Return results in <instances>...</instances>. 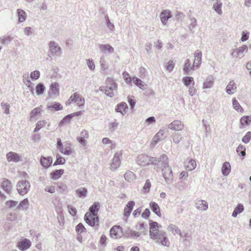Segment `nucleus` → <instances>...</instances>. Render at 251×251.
Returning <instances> with one entry per match:
<instances>
[{
	"label": "nucleus",
	"mask_w": 251,
	"mask_h": 251,
	"mask_svg": "<svg viewBox=\"0 0 251 251\" xmlns=\"http://www.w3.org/2000/svg\"><path fill=\"white\" fill-rule=\"evenodd\" d=\"M157 162L160 165L162 176L164 177L165 182L167 184L171 183L173 180V175L172 169L169 166V159L168 156L165 154L160 156Z\"/></svg>",
	"instance_id": "obj_1"
},
{
	"label": "nucleus",
	"mask_w": 251,
	"mask_h": 251,
	"mask_svg": "<svg viewBox=\"0 0 251 251\" xmlns=\"http://www.w3.org/2000/svg\"><path fill=\"white\" fill-rule=\"evenodd\" d=\"M100 204L95 202L90 207L89 212H87L84 216L85 222L90 226L98 227L99 225V218L97 216L99 210Z\"/></svg>",
	"instance_id": "obj_2"
},
{
	"label": "nucleus",
	"mask_w": 251,
	"mask_h": 251,
	"mask_svg": "<svg viewBox=\"0 0 251 251\" xmlns=\"http://www.w3.org/2000/svg\"><path fill=\"white\" fill-rule=\"evenodd\" d=\"M159 158L156 157H150L146 154H140L137 158V163L141 166H145L146 165L152 164L156 165Z\"/></svg>",
	"instance_id": "obj_3"
},
{
	"label": "nucleus",
	"mask_w": 251,
	"mask_h": 251,
	"mask_svg": "<svg viewBox=\"0 0 251 251\" xmlns=\"http://www.w3.org/2000/svg\"><path fill=\"white\" fill-rule=\"evenodd\" d=\"M75 103L79 108H83L85 103L84 98L77 92L71 96L68 100L66 102V105H70L71 103Z\"/></svg>",
	"instance_id": "obj_4"
},
{
	"label": "nucleus",
	"mask_w": 251,
	"mask_h": 251,
	"mask_svg": "<svg viewBox=\"0 0 251 251\" xmlns=\"http://www.w3.org/2000/svg\"><path fill=\"white\" fill-rule=\"evenodd\" d=\"M107 81H108L109 83H111L110 86H101L99 88V90L104 92L105 94L107 96L112 98L114 96V91L117 89V84L110 78H108Z\"/></svg>",
	"instance_id": "obj_5"
},
{
	"label": "nucleus",
	"mask_w": 251,
	"mask_h": 251,
	"mask_svg": "<svg viewBox=\"0 0 251 251\" xmlns=\"http://www.w3.org/2000/svg\"><path fill=\"white\" fill-rule=\"evenodd\" d=\"M49 54L50 57L60 56L62 54V50L58 44L54 41H50L49 43Z\"/></svg>",
	"instance_id": "obj_6"
},
{
	"label": "nucleus",
	"mask_w": 251,
	"mask_h": 251,
	"mask_svg": "<svg viewBox=\"0 0 251 251\" xmlns=\"http://www.w3.org/2000/svg\"><path fill=\"white\" fill-rule=\"evenodd\" d=\"M248 47L246 45L232 50L231 51V55L235 59H239L243 58L248 51Z\"/></svg>",
	"instance_id": "obj_7"
},
{
	"label": "nucleus",
	"mask_w": 251,
	"mask_h": 251,
	"mask_svg": "<svg viewBox=\"0 0 251 251\" xmlns=\"http://www.w3.org/2000/svg\"><path fill=\"white\" fill-rule=\"evenodd\" d=\"M30 185L26 180L19 181L17 184V188L19 193L21 195L26 194L29 190Z\"/></svg>",
	"instance_id": "obj_8"
},
{
	"label": "nucleus",
	"mask_w": 251,
	"mask_h": 251,
	"mask_svg": "<svg viewBox=\"0 0 251 251\" xmlns=\"http://www.w3.org/2000/svg\"><path fill=\"white\" fill-rule=\"evenodd\" d=\"M168 134V130L166 128H162L153 137L152 143L153 145H156L160 141L165 139Z\"/></svg>",
	"instance_id": "obj_9"
},
{
	"label": "nucleus",
	"mask_w": 251,
	"mask_h": 251,
	"mask_svg": "<svg viewBox=\"0 0 251 251\" xmlns=\"http://www.w3.org/2000/svg\"><path fill=\"white\" fill-rule=\"evenodd\" d=\"M121 158V153L117 152L114 153L110 167L112 171H115L120 167Z\"/></svg>",
	"instance_id": "obj_10"
},
{
	"label": "nucleus",
	"mask_w": 251,
	"mask_h": 251,
	"mask_svg": "<svg viewBox=\"0 0 251 251\" xmlns=\"http://www.w3.org/2000/svg\"><path fill=\"white\" fill-rule=\"evenodd\" d=\"M155 239H156L157 243L161 244L162 246H169L170 242L167 237L166 233L164 231H159V233L156 234V237Z\"/></svg>",
	"instance_id": "obj_11"
},
{
	"label": "nucleus",
	"mask_w": 251,
	"mask_h": 251,
	"mask_svg": "<svg viewBox=\"0 0 251 251\" xmlns=\"http://www.w3.org/2000/svg\"><path fill=\"white\" fill-rule=\"evenodd\" d=\"M150 236L151 238L155 239L156 237V234L159 233L158 231V224L156 222H152L150 224Z\"/></svg>",
	"instance_id": "obj_12"
},
{
	"label": "nucleus",
	"mask_w": 251,
	"mask_h": 251,
	"mask_svg": "<svg viewBox=\"0 0 251 251\" xmlns=\"http://www.w3.org/2000/svg\"><path fill=\"white\" fill-rule=\"evenodd\" d=\"M31 245V241L26 239L24 238L23 240L19 241L17 243V247L22 251H24L30 248Z\"/></svg>",
	"instance_id": "obj_13"
},
{
	"label": "nucleus",
	"mask_w": 251,
	"mask_h": 251,
	"mask_svg": "<svg viewBox=\"0 0 251 251\" xmlns=\"http://www.w3.org/2000/svg\"><path fill=\"white\" fill-rule=\"evenodd\" d=\"M122 228L120 226H114L110 230L111 237L114 239L121 237L120 233H122Z\"/></svg>",
	"instance_id": "obj_14"
},
{
	"label": "nucleus",
	"mask_w": 251,
	"mask_h": 251,
	"mask_svg": "<svg viewBox=\"0 0 251 251\" xmlns=\"http://www.w3.org/2000/svg\"><path fill=\"white\" fill-rule=\"evenodd\" d=\"M122 234L126 238L136 239L140 236V233L128 228L125 231L122 232Z\"/></svg>",
	"instance_id": "obj_15"
},
{
	"label": "nucleus",
	"mask_w": 251,
	"mask_h": 251,
	"mask_svg": "<svg viewBox=\"0 0 251 251\" xmlns=\"http://www.w3.org/2000/svg\"><path fill=\"white\" fill-rule=\"evenodd\" d=\"M184 127L183 123L179 120H175L168 125V128L176 131L181 130Z\"/></svg>",
	"instance_id": "obj_16"
},
{
	"label": "nucleus",
	"mask_w": 251,
	"mask_h": 251,
	"mask_svg": "<svg viewBox=\"0 0 251 251\" xmlns=\"http://www.w3.org/2000/svg\"><path fill=\"white\" fill-rule=\"evenodd\" d=\"M172 16L169 10H164L160 13V20L163 25H166L169 19Z\"/></svg>",
	"instance_id": "obj_17"
},
{
	"label": "nucleus",
	"mask_w": 251,
	"mask_h": 251,
	"mask_svg": "<svg viewBox=\"0 0 251 251\" xmlns=\"http://www.w3.org/2000/svg\"><path fill=\"white\" fill-rule=\"evenodd\" d=\"M21 158L19 154L12 151H10L6 154V158L8 162H18L21 160Z\"/></svg>",
	"instance_id": "obj_18"
},
{
	"label": "nucleus",
	"mask_w": 251,
	"mask_h": 251,
	"mask_svg": "<svg viewBox=\"0 0 251 251\" xmlns=\"http://www.w3.org/2000/svg\"><path fill=\"white\" fill-rule=\"evenodd\" d=\"M89 137V134L88 131L83 130L80 133V136L76 138L77 140L79 143L83 146H85L87 142L85 139H87Z\"/></svg>",
	"instance_id": "obj_19"
},
{
	"label": "nucleus",
	"mask_w": 251,
	"mask_h": 251,
	"mask_svg": "<svg viewBox=\"0 0 251 251\" xmlns=\"http://www.w3.org/2000/svg\"><path fill=\"white\" fill-rule=\"evenodd\" d=\"M196 68L194 64H192L190 60L189 59H187L185 61L184 68L183 71L185 74H189L190 71L196 70Z\"/></svg>",
	"instance_id": "obj_20"
},
{
	"label": "nucleus",
	"mask_w": 251,
	"mask_h": 251,
	"mask_svg": "<svg viewBox=\"0 0 251 251\" xmlns=\"http://www.w3.org/2000/svg\"><path fill=\"white\" fill-rule=\"evenodd\" d=\"M134 205L135 202L133 201H130L127 202L126 206L124 208V217L126 218V219L128 218L130 215Z\"/></svg>",
	"instance_id": "obj_21"
},
{
	"label": "nucleus",
	"mask_w": 251,
	"mask_h": 251,
	"mask_svg": "<svg viewBox=\"0 0 251 251\" xmlns=\"http://www.w3.org/2000/svg\"><path fill=\"white\" fill-rule=\"evenodd\" d=\"M194 56L195 60L194 61L193 64H194L196 69L197 70L200 67V66L201 63V52L199 50H197L195 52Z\"/></svg>",
	"instance_id": "obj_22"
},
{
	"label": "nucleus",
	"mask_w": 251,
	"mask_h": 251,
	"mask_svg": "<svg viewBox=\"0 0 251 251\" xmlns=\"http://www.w3.org/2000/svg\"><path fill=\"white\" fill-rule=\"evenodd\" d=\"M43 112L42 106L40 105L34 108L30 113L29 120L30 121H33L35 118L40 115Z\"/></svg>",
	"instance_id": "obj_23"
},
{
	"label": "nucleus",
	"mask_w": 251,
	"mask_h": 251,
	"mask_svg": "<svg viewBox=\"0 0 251 251\" xmlns=\"http://www.w3.org/2000/svg\"><path fill=\"white\" fill-rule=\"evenodd\" d=\"M98 47L100 51L103 53H112L114 52V48L108 44H99Z\"/></svg>",
	"instance_id": "obj_24"
},
{
	"label": "nucleus",
	"mask_w": 251,
	"mask_h": 251,
	"mask_svg": "<svg viewBox=\"0 0 251 251\" xmlns=\"http://www.w3.org/2000/svg\"><path fill=\"white\" fill-rule=\"evenodd\" d=\"M214 82V78L212 75H209L206 77L203 83L202 88L203 89L211 88Z\"/></svg>",
	"instance_id": "obj_25"
},
{
	"label": "nucleus",
	"mask_w": 251,
	"mask_h": 251,
	"mask_svg": "<svg viewBox=\"0 0 251 251\" xmlns=\"http://www.w3.org/2000/svg\"><path fill=\"white\" fill-rule=\"evenodd\" d=\"M40 162L41 165L43 167L45 168H48L50 166V165L52 163V158L50 156L46 157L42 156L40 159Z\"/></svg>",
	"instance_id": "obj_26"
},
{
	"label": "nucleus",
	"mask_w": 251,
	"mask_h": 251,
	"mask_svg": "<svg viewBox=\"0 0 251 251\" xmlns=\"http://www.w3.org/2000/svg\"><path fill=\"white\" fill-rule=\"evenodd\" d=\"M196 207L200 210L205 211L208 209V204L206 201L203 200H199L195 203Z\"/></svg>",
	"instance_id": "obj_27"
},
{
	"label": "nucleus",
	"mask_w": 251,
	"mask_h": 251,
	"mask_svg": "<svg viewBox=\"0 0 251 251\" xmlns=\"http://www.w3.org/2000/svg\"><path fill=\"white\" fill-rule=\"evenodd\" d=\"M226 92L229 95L233 94L236 89L235 83L233 80H231L226 87Z\"/></svg>",
	"instance_id": "obj_28"
},
{
	"label": "nucleus",
	"mask_w": 251,
	"mask_h": 251,
	"mask_svg": "<svg viewBox=\"0 0 251 251\" xmlns=\"http://www.w3.org/2000/svg\"><path fill=\"white\" fill-rule=\"evenodd\" d=\"M167 229L168 231L171 232L174 235L177 234L180 237H182L181 230L178 228V227L176 226L174 224L169 225L168 226Z\"/></svg>",
	"instance_id": "obj_29"
},
{
	"label": "nucleus",
	"mask_w": 251,
	"mask_h": 251,
	"mask_svg": "<svg viewBox=\"0 0 251 251\" xmlns=\"http://www.w3.org/2000/svg\"><path fill=\"white\" fill-rule=\"evenodd\" d=\"M150 207L151 210L155 213L156 215L161 217V214L160 212V209L158 204L153 201L151 202L150 203Z\"/></svg>",
	"instance_id": "obj_30"
},
{
	"label": "nucleus",
	"mask_w": 251,
	"mask_h": 251,
	"mask_svg": "<svg viewBox=\"0 0 251 251\" xmlns=\"http://www.w3.org/2000/svg\"><path fill=\"white\" fill-rule=\"evenodd\" d=\"M47 124L48 126H50V123H48L45 120H40L37 122L35 125V127L34 129V132H37L39 131L42 127H44Z\"/></svg>",
	"instance_id": "obj_31"
},
{
	"label": "nucleus",
	"mask_w": 251,
	"mask_h": 251,
	"mask_svg": "<svg viewBox=\"0 0 251 251\" xmlns=\"http://www.w3.org/2000/svg\"><path fill=\"white\" fill-rule=\"evenodd\" d=\"M132 80L134 84L139 88L144 90L147 89V85L139 78L135 76L133 77Z\"/></svg>",
	"instance_id": "obj_32"
},
{
	"label": "nucleus",
	"mask_w": 251,
	"mask_h": 251,
	"mask_svg": "<svg viewBox=\"0 0 251 251\" xmlns=\"http://www.w3.org/2000/svg\"><path fill=\"white\" fill-rule=\"evenodd\" d=\"M231 167L229 162H226L223 163L222 168V172L224 176H227L230 172Z\"/></svg>",
	"instance_id": "obj_33"
},
{
	"label": "nucleus",
	"mask_w": 251,
	"mask_h": 251,
	"mask_svg": "<svg viewBox=\"0 0 251 251\" xmlns=\"http://www.w3.org/2000/svg\"><path fill=\"white\" fill-rule=\"evenodd\" d=\"M173 142L175 144H178L180 143L181 141L182 140V136L180 133L174 132L171 136Z\"/></svg>",
	"instance_id": "obj_34"
},
{
	"label": "nucleus",
	"mask_w": 251,
	"mask_h": 251,
	"mask_svg": "<svg viewBox=\"0 0 251 251\" xmlns=\"http://www.w3.org/2000/svg\"><path fill=\"white\" fill-rule=\"evenodd\" d=\"M127 108V105L126 103V102H121L117 105L116 111L124 115L126 113V110Z\"/></svg>",
	"instance_id": "obj_35"
},
{
	"label": "nucleus",
	"mask_w": 251,
	"mask_h": 251,
	"mask_svg": "<svg viewBox=\"0 0 251 251\" xmlns=\"http://www.w3.org/2000/svg\"><path fill=\"white\" fill-rule=\"evenodd\" d=\"M126 180L128 182H132L136 178L135 175L131 171H127L124 175Z\"/></svg>",
	"instance_id": "obj_36"
},
{
	"label": "nucleus",
	"mask_w": 251,
	"mask_h": 251,
	"mask_svg": "<svg viewBox=\"0 0 251 251\" xmlns=\"http://www.w3.org/2000/svg\"><path fill=\"white\" fill-rule=\"evenodd\" d=\"M64 173V170H56L51 173V177L54 180L59 178Z\"/></svg>",
	"instance_id": "obj_37"
},
{
	"label": "nucleus",
	"mask_w": 251,
	"mask_h": 251,
	"mask_svg": "<svg viewBox=\"0 0 251 251\" xmlns=\"http://www.w3.org/2000/svg\"><path fill=\"white\" fill-rule=\"evenodd\" d=\"M17 15L18 16V21L20 23H22L25 20L26 15L25 11L21 9H17Z\"/></svg>",
	"instance_id": "obj_38"
},
{
	"label": "nucleus",
	"mask_w": 251,
	"mask_h": 251,
	"mask_svg": "<svg viewBox=\"0 0 251 251\" xmlns=\"http://www.w3.org/2000/svg\"><path fill=\"white\" fill-rule=\"evenodd\" d=\"M59 87L58 83L54 82L51 84L50 86V93L51 95H56L59 92Z\"/></svg>",
	"instance_id": "obj_39"
},
{
	"label": "nucleus",
	"mask_w": 251,
	"mask_h": 251,
	"mask_svg": "<svg viewBox=\"0 0 251 251\" xmlns=\"http://www.w3.org/2000/svg\"><path fill=\"white\" fill-rule=\"evenodd\" d=\"M244 209V208L243 205L241 203L238 204L233 211L232 216L233 217H236L238 214L243 211Z\"/></svg>",
	"instance_id": "obj_40"
},
{
	"label": "nucleus",
	"mask_w": 251,
	"mask_h": 251,
	"mask_svg": "<svg viewBox=\"0 0 251 251\" xmlns=\"http://www.w3.org/2000/svg\"><path fill=\"white\" fill-rule=\"evenodd\" d=\"M59 151L66 155H70L73 151L70 145H64V148L59 149Z\"/></svg>",
	"instance_id": "obj_41"
},
{
	"label": "nucleus",
	"mask_w": 251,
	"mask_h": 251,
	"mask_svg": "<svg viewBox=\"0 0 251 251\" xmlns=\"http://www.w3.org/2000/svg\"><path fill=\"white\" fill-rule=\"evenodd\" d=\"M182 82L185 86H189L190 85H194V80L191 76H185L182 78Z\"/></svg>",
	"instance_id": "obj_42"
},
{
	"label": "nucleus",
	"mask_w": 251,
	"mask_h": 251,
	"mask_svg": "<svg viewBox=\"0 0 251 251\" xmlns=\"http://www.w3.org/2000/svg\"><path fill=\"white\" fill-rule=\"evenodd\" d=\"M46 88L44 84L42 83H39L36 86V93L37 95L40 96L44 94Z\"/></svg>",
	"instance_id": "obj_43"
},
{
	"label": "nucleus",
	"mask_w": 251,
	"mask_h": 251,
	"mask_svg": "<svg viewBox=\"0 0 251 251\" xmlns=\"http://www.w3.org/2000/svg\"><path fill=\"white\" fill-rule=\"evenodd\" d=\"M196 166L197 163L196 160L193 159H190L187 165L186 169L189 171H192L196 168Z\"/></svg>",
	"instance_id": "obj_44"
},
{
	"label": "nucleus",
	"mask_w": 251,
	"mask_h": 251,
	"mask_svg": "<svg viewBox=\"0 0 251 251\" xmlns=\"http://www.w3.org/2000/svg\"><path fill=\"white\" fill-rule=\"evenodd\" d=\"M222 2L220 0H217L216 2L214 3L213 6V8L218 14H221L222 13Z\"/></svg>",
	"instance_id": "obj_45"
},
{
	"label": "nucleus",
	"mask_w": 251,
	"mask_h": 251,
	"mask_svg": "<svg viewBox=\"0 0 251 251\" xmlns=\"http://www.w3.org/2000/svg\"><path fill=\"white\" fill-rule=\"evenodd\" d=\"M28 203V201L27 199H25L20 202L19 205L17 206V208L19 210H26Z\"/></svg>",
	"instance_id": "obj_46"
},
{
	"label": "nucleus",
	"mask_w": 251,
	"mask_h": 251,
	"mask_svg": "<svg viewBox=\"0 0 251 251\" xmlns=\"http://www.w3.org/2000/svg\"><path fill=\"white\" fill-rule=\"evenodd\" d=\"M56 159L53 165V166L63 165L65 163L66 160L65 158L62 157L60 154L57 153L56 155Z\"/></svg>",
	"instance_id": "obj_47"
},
{
	"label": "nucleus",
	"mask_w": 251,
	"mask_h": 251,
	"mask_svg": "<svg viewBox=\"0 0 251 251\" xmlns=\"http://www.w3.org/2000/svg\"><path fill=\"white\" fill-rule=\"evenodd\" d=\"M23 80L24 83V84L28 88V89L30 90L31 92L33 94L34 93V89L33 87L31 85V82L28 78V77L26 78L25 76L24 75L23 76Z\"/></svg>",
	"instance_id": "obj_48"
},
{
	"label": "nucleus",
	"mask_w": 251,
	"mask_h": 251,
	"mask_svg": "<svg viewBox=\"0 0 251 251\" xmlns=\"http://www.w3.org/2000/svg\"><path fill=\"white\" fill-rule=\"evenodd\" d=\"M1 187L7 192H9L11 189V183L8 180H5L2 182Z\"/></svg>",
	"instance_id": "obj_49"
},
{
	"label": "nucleus",
	"mask_w": 251,
	"mask_h": 251,
	"mask_svg": "<svg viewBox=\"0 0 251 251\" xmlns=\"http://www.w3.org/2000/svg\"><path fill=\"white\" fill-rule=\"evenodd\" d=\"M87 189L85 188H81L75 190V192L77 193L79 197H85L87 196Z\"/></svg>",
	"instance_id": "obj_50"
},
{
	"label": "nucleus",
	"mask_w": 251,
	"mask_h": 251,
	"mask_svg": "<svg viewBox=\"0 0 251 251\" xmlns=\"http://www.w3.org/2000/svg\"><path fill=\"white\" fill-rule=\"evenodd\" d=\"M232 101L233 108L235 110L239 112H242L243 111L242 107L240 106V104L235 98H233Z\"/></svg>",
	"instance_id": "obj_51"
},
{
	"label": "nucleus",
	"mask_w": 251,
	"mask_h": 251,
	"mask_svg": "<svg viewBox=\"0 0 251 251\" xmlns=\"http://www.w3.org/2000/svg\"><path fill=\"white\" fill-rule=\"evenodd\" d=\"M240 122L242 125H249L251 124V117L243 116L241 118Z\"/></svg>",
	"instance_id": "obj_52"
},
{
	"label": "nucleus",
	"mask_w": 251,
	"mask_h": 251,
	"mask_svg": "<svg viewBox=\"0 0 251 251\" xmlns=\"http://www.w3.org/2000/svg\"><path fill=\"white\" fill-rule=\"evenodd\" d=\"M246 148L244 146L240 144L236 149L237 152L243 156L246 155Z\"/></svg>",
	"instance_id": "obj_53"
},
{
	"label": "nucleus",
	"mask_w": 251,
	"mask_h": 251,
	"mask_svg": "<svg viewBox=\"0 0 251 251\" xmlns=\"http://www.w3.org/2000/svg\"><path fill=\"white\" fill-rule=\"evenodd\" d=\"M48 108L49 110H60L62 109L63 106L59 103L57 102L54 103L52 105L48 106Z\"/></svg>",
	"instance_id": "obj_54"
},
{
	"label": "nucleus",
	"mask_w": 251,
	"mask_h": 251,
	"mask_svg": "<svg viewBox=\"0 0 251 251\" xmlns=\"http://www.w3.org/2000/svg\"><path fill=\"white\" fill-rule=\"evenodd\" d=\"M72 118V116L71 115H68L59 122V126H61L64 124H66L67 123H69Z\"/></svg>",
	"instance_id": "obj_55"
},
{
	"label": "nucleus",
	"mask_w": 251,
	"mask_h": 251,
	"mask_svg": "<svg viewBox=\"0 0 251 251\" xmlns=\"http://www.w3.org/2000/svg\"><path fill=\"white\" fill-rule=\"evenodd\" d=\"M104 19L105 20L106 24V25L108 26V28L110 30L113 31L114 28V25L110 22V21L109 19V17L107 14L105 15Z\"/></svg>",
	"instance_id": "obj_56"
},
{
	"label": "nucleus",
	"mask_w": 251,
	"mask_h": 251,
	"mask_svg": "<svg viewBox=\"0 0 251 251\" xmlns=\"http://www.w3.org/2000/svg\"><path fill=\"white\" fill-rule=\"evenodd\" d=\"M251 139V132L249 131L242 138V141L245 144H247L250 141Z\"/></svg>",
	"instance_id": "obj_57"
},
{
	"label": "nucleus",
	"mask_w": 251,
	"mask_h": 251,
	"mask_svg": "<svg viewBox=\"0 0 251 251\" xmlns=\"http://www.w3.org/2000/svg\"><path fill=\"white\" fill-rule=\"evenodd\" d=\"M85 230V228L82 223L78 224L75 227L76 232L78 233H81L83 232Z\"/></svg>",
	"instance_id": "obj_58"
},
{
	"label": "nucleus",
	"mask_w": 251,
	"mask_h": 251,
	"mask_svg": "<svg viewBox=\"0 0 251 251\" xmlns=\"http://www.w3.org/2000/svg\"><path fill=\"white\" fill-rule=\"evenodd\" d=\"M40 72L38 71H34L30 73V77L32 79H38L40 77Z\"/></svg>",
	"instance_id": "obj_59"
},
{
	"label": "nucleus",
	"mask_w": 251,
	"mask_h": 251,
	"mask_svg": "<svg viewBox=\"0 0 251 251\" xmlns=\"http://www.w3.org/2000/svg\"><path fill=\"white\" fill-rule=\"evenodd\" d=\"M1 106L2 107V109L4 110V113L5 114H9L10 105L9 104L7 103L1 102Z\"/></svg>",
	"instance_id": "obj_60"
},
{
	"label": "nucleus",
	"mask_w": 251,
	"mask_h": 251,
	"mask_svg": "<svg viewBox=\"0 0 251 251\" xmlns=\"http://www.w3.org/2000/svg\"><path fill=\"white\" fill-rule=\"evenodd\" d=\"M123 76L124 80L127 83H130L132 81V79L130 77L129 74L126 72H124L123 73Z\"/></svg>",
	"instance_id": "obj_61"
},
{
	"label": "nucleus",
	"mask_w": 251,
	"mask_h": 251,
	"mask_svg": "<svg viewBox=\"0 0 251 251\" xmlns=\"http://www.w3.org/2000/svg\"><path fill=\"white\" fill-rule=\"evenodd\" d=\"M197 92V89H196L194 85H191L189 87L188 93L190 96H194L196 94Z\"/></svg>",
	"instance_id": "obj_62"
},
{
	"label": "nucleus",
	"mask_w": 251,
	"mask_h": 251,
	"mask_svg": "<svg viewBox=\"0 0 251 251\" xmlns=\"http://www.w3.org/2000/svg\"><path fill=\"white\" fill-rule=\"evenodd\" d=\"M18 202L14 201H8L6 202V205L9 208H13L17 205Z\"/></svg>",
	"instance_id": "obj_63"
},
{
	"label": "nucleus",
	"mask_w": 251,
	"mask_h": 251,
	"mask_svg": "<svg viewBox=\"0 0 251 251\" xmlns=\"http://www.w3.org/2000/svg\"><path fill=\"white\" fill-rule=\"evenodd\" d=\"M87 64L90 70H94L95 69V65L93 60L90 59L87 60Z\"/></svg>",
	"instance_id": "obj_64"
}]
</instances>
